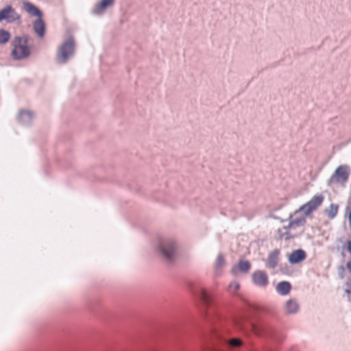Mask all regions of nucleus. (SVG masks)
<instances>
[{"mask_svg":"<svg viewBox=\"0 0 351 351\" xmlns=\"http://www.w3.org/2000/svg\"><path fill=\"white\" fill-rule=\"evenodd\" d=\"M346 210L348 212V222H349V226L351 228V207L350 208H346Z\"/></svg>","mask_w":351,"mask_h":351,"instance_id":"obj_25","label":"nucleus"},{"mask_svg":"<svg viewBox=\"0 0 351 351\" xmlns=\"http://www.w3.org/2000/svg\"><path fill=\"white\" fill-rule=\"evenodd\" d=\"M34 29L38 36L43 37L45 32V25L41 17L38 18L34 23Z\"/></svg>","mask_w":351,"mask_h":351,"instance_id":"obj_17","label":"nucleus"},{"mask_svg":"<svg viewBox=\"0 0 351 351\" xmlns=\"http://www.w3.org/2000/svg\"><path fill=\"white\" fill-rule=\"evenodd\" d=\"M114 1V0H101L95 5L93 13L96 15L102 14L108 7L113 5Z\"/></svg>","mask_w":351,"mask_h":351,"instance_id":"obj_13","label":"nucleus"},{"mask_svg":"<svg viewBox=\"0 0 351 351\" xmlns=\"http://www.w3.org/2000/svg\"><path fill=\"white\" fill-rule=\"evenodd\" d=\"M306 252L303 250H296L289 255L288 260L291 264L299 263L306 258Z\"/></svg>","mask_w":351,"mask_h":351,"instance_id":"obj_14","label":"nucleus"},{"mask_svg":"<svg viewBox=\"0 0 351 351\" xmlns=\"http://www.w3.org/2000/svg\"><path fill=\"white\" fill-rule=\"evenodd\" d=\"M223 342L228 344V346L232 348L239 347L242 344V341L239 339L237 338L231 339L229 341H224Z\"/></svg>","mask_w":351,"mask_h":351,"instance_id":"obj_22","label":"nucleus"},{"mask_svg":"<svg viewBox=\"0 0 351 351\" xmlns=\"http://www.w3.org/2000/svg\"><path fill=\"white\" fill-rule=\"evenodd\" d=\"M351 173L350 167L348 165H341L337 167L328 180L329 184H340L344 186L348 182Z\"/></svg>","mask_w":351,"mask_h":351,"instance_id":"obj_4","label":"nucleus"},{"mask_svg":"<svg viewBox=\"0 0 351 351\" xmlns=\"http://www.w3.org/2000/svg\"><path fill=\"white\" fill-rule=\"evenodd\" d=\"M10 38V34L8 32L0 29V45L8 43Z\"/></svg>","mask_w":351,"mask_h":351,"instance_id":"obj_20","label":"nucleus"},{"mask_svg":"<svg viewBox=\"0 0 351 351\" xmlns=\"http://www.w3.org/2000/svg\"><path fill=\"white\" fill-rule=\"evenodd\" d=\"M346 247L349 254L351 255V240L348 239L346 243Z\"/></svg>","mask_w":351,"mask_h":351,"instance_id":"obj_24","label":"nucleus"},{"mask_svg":"<svg viewBox=\"0 0 351 351\" xmlns=\"http://www.w3.org/2000/svg\"><path fill=\"white\" fill-rule=\"evenodd\" d=\"M291 289V284L287 281L280 282L276 287L277 292L282 295H288L290 293Z\"/></svg>","mask_w":351,"mask_h":351,"instance_id":"obj_15","label":"nucleus"},{"mask_svg":"<svg viewBox=\"0 0 351 351\" xmlns=\"http://www.w3.org/2000/svg\"><path fill=\"white\" fill-rule=\"evenodd\" d=\"M195 296L198 298L205 307L209 306L211 303V297L204 288H199L194 292Z\"/></svg>","mask_w":351,"mask_h":351,"instance_id":"obj_11","label":"nucleus"},{"mask_svg":"<svg viewBox=\"0 0 351 351\" xmlns=\"http://www.w3.org/2000/svg\"><path fill=\"white\" fill-rule=\"evenodd\" d=\"M251 265L247 261H240L237 265L232 267L231 272L234 276H237L239 272L246 274L250 269Z\"/></svg>","mask_w":351,"mask_h":351,"instance_id":"obj_12","label":"nucleus"},{"mask_svg":"<svg viewBox=\"0 0 351 351\" xmlns=\"http://www.w3.org/2000/svg\"><path fill=\"white\" fill-rule=\"evenodd\" d=\"M226 265L224 257L222 254H218L215 261V269H220Z\"/></svg>","mask_w":351,"mask_h":351,"instance_id":"obj_21","label":"nucleus"},{"mask_svg":"<svg viewBox=\"0 0 351 351\" xmlns=\"http://www.w3.org/2000/svg\"><path fill=\"white\" fill-rule=\"evenodd\" d=\"M339 206L335 204H331L328 208H326L324 212L329 219H333L337 214Z\"/></svg>","mask_w":351,"mask_h":351,"instance_id":"obj_19","label":"nucleus"},{"mask_svg":"<svg viewBox=\"0 0 351 351\" xmlns=\"http://www.w3.org/2000/svg\"><path fill=\"white\" fill-rule=\"evenodd\" d=\"M252 278L254 284L261 288L266 287L269 283L267 274L261 270L254 271Z\"/></svg>","mask_w":351,"mask_h":351,"instance_id":"obj_8","label":"nucleus"},{"mask_svg":"<svg viewBox=\"0 0 351 351\" xmlns=\"http://www.w3.org/2000/svg\"><path fill=\"white\" fill-rule=\"evenodd\" d=\"M30 53L28 39L26 36L16 38L12 54L14 59H23Z\"/></svg>","mask_w":351,"mask_h":351,"instance_id":"obj_5","label":"nucleus"},{"mask_svg":"<svg viewBox=\"0 0 351 351\" xmlns=\"http://www.w3.org/2000/svg\"><path fill=\"white\" fill-rule=\"evenodd\" d=\"M23 7L25 11L32 16L40 18L42 16V13L40 10L29 2H24Z\"/></svg>","mask_w":351,"mask_h":351,"instance_id":"obj_16","label":"nucleus"},{"mask_svg":"<svg viewBox=\"0 0 351 351\" xmlns=\"http://www.w3.org/2000/svg\"><path fill=\"white\" fill-rule=\"evenodd\" d=\"M291 219L288 226H284L279 230L281 239L287 240L296 237L301 232L302 228L306 223V219L304 217L293 218V216H291Z\"/></svg>","mask_w":351,"mask_h":351,"instance_id":"obj_2","label":"nucleus"},{"mask_svg":"<svg viewBox=\"0 0 351 351\" xmlns=\"http://www.w3.org/2000/svg\"><path fill=\"white\" fill-rule=\"evenodd\" d=\"M177 240L171 237L158 238L154 243L155 251L167 261H172L178 250Z\"/></svg>","mask_w":351,"mask_h":351,"instance_id":"obj_1","label":"nucleus"},{"mask_svg":"<svg viewBox=\"0 0 351 351\" xmlns=\"http://www.w3.org/2000/svg\"><path fill=\"white\" fill-rule=\"evenodd\" d=\"M323 201L324 196L322 195H316L310 201L302 206L295 214H297L299 211H302L305 215H308L321 206Z\"/></svg>","mask_w":351,"mask_h":351,"instance_id":"obj_6","label":"nucleus"},{"mask_svg":"<svg viewBox=\"0 0 351 351\" xmlns=\"http://www.w3.org/2000/svg\"><path fill=\"white\" fill-rule=\"evenodd\" d=\"M283 310L285 313L287 315L296 314L300 310L298 301L295 298H289L285 301Z\"/></svg>","mask_w":351,"mask_h":351,"instance_id":"obj_9","label":"nucleus"},{"mask_svg":"<svg viewBox=\"0 0 351 351\" xmlns=\"http://www.w3.org/2000/svg\"><path fill=\"white\" fill-rule=\"evenodd\" d=\"M19 15L10 5L0 10V22L6 20L8 23H12L19 20Z\"/></svg>","mask_w":351,"mask_h":351,"instance_id":"obj_7","label":"nucleus"},{"mask_svg":"<svg viewBox=\"0 0 351 351\" xmlns=\"http://www.w3.org/2000/svg\"><path fill=\"white\" fill-rule=\"evenodd\" d=\"M278 254L279 252L277 250H275L269 254L267 263L268 267L274 268L277 265L278 261Z\"/></svg>","mask_w":351,"mask_h":351,"instance_id":"obj_18","label":"nucleus"},{"mask_svg":"<svg viewBox=\"0 0 351 351\" xmlns=\"http://www.w3.org/2000/svg\"><path fill=\"white\" fill-rule=\"evenodd\" d=\"M346 267H347L348 270L349 271V272L351 273V260L348 261V263L346 264Z\"/></svg>","mask_w":351,"mask_h":351,"instance_id":"obj_26","label":"nucleus"},{"mask_svg":"<svg viewBox=\"0 0 351 351\" xmlns=\"http://www.w3.org/2000/svg\"><path fill=\"white\" fill-rule=\"evenodd\" d=\"M75 52V41L73 38L69 37L59 47L56 60L59 64H64L73 56Z\"/></svg>","mask_w":351,"mask_h":351,"instance_id":"obj_3","label":"nucleus"},{"mask_svg":"<svg viewBox=\"0 0 351 351\" xmlns=\"http://www.w3.org/2000/svg\"><path fill=\"white\" fill-rule=\"evenodd\" d=\"M34 119V114L27 110H20L18 116L19 122L23 125H29Z\"/></svg>","mask_w":351,"mask_h":351,"instance_id":"obj_10","label":"nucleus"},{"mask_svg":"<svg viewBox=\"0 0 351 351\" xmlns=\"http://www.w3.org/2000/svg\"><path fill=\"white\" fill-rule=\"evenodd\" d=\"M239 288H240V284L237 281L232 282L228 286V289H229L230 291H231V292H236L237 290L239 289Z\"/></svg>","mask_w":351,"mask_h":351,"instance_id":"obj_23","label":"nucleus"}]
</instances>
